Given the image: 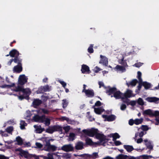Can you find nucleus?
Segmentation results:
<instances>
[{
    "label": "nucleus",
    "instance_id": "obj_5",
    "mask_svg": "<svg viewBox=\"0 0 159 159\" xmlns=\"http://www.w3.org/2000/svg\"><path fill=\"white\" fill-rule=\"evenodd\" d=\"M102 116L103 118H105V121H112L115 120L116 118V116L114 115H111L107 116L106 115H102Z\"/></svg>",
    "mask_w": 159,
    "mask_h": 159
},
{
    "label": "nucleus",
    "instance_id": "obj_22",
    "mask_svg": "<svg viewBox=\"0 0 159 159\" xmlns=\"http://www.w3.org/2000/svg\"><path fill=\"white\" fill-rule=\"evenodd\" d=\"M108 136L110 137H112L113 138V140L114 141L116 139L119 138L120 136L117 133H115L114 134H111L109 135H108Z\"/></svg>",
    "mask_w": 159,
    "mask_h": 159
},
{
    "label": "nucleus",
    "instance_id": "obj_33",
    "mask_svg": "<svg viewBox=\"0 0 159 159\" xmlns=\"http://www.w3.org/2000/svg\"><path fill=\"white\" fill-rule=\"evenodd\" d=\"M20 127L21 129H25V126H27V124L24 120H21L20 123Z\"/></svg>",
    "mask_w": 159,
    "mask_h": 159
},
{
    "label": "nucleus",
    "instance_id": "obj_2",
    "mask_svg": "<svg viewBox=\"0 0 159 159\" xmlns=\"http://www.w3.org/2000/svg\"><path fill=\"white\" fill-rule=\"evenodd\" d=\"M57 147L55 145L51 144L49 141L48 143H46L44 146L43 150L47 152L55 151L57 149Z\"/></svg>",
    "mask_w": 159,
    "mask_h": 159
},
{
    "label": "nucleus",
    "instance_id": "obj_35",
    "mask_svg": "<svg viewBox=\"0 0 159 159\" xmlns=\"http://www.w3.org/2000/svg\"><path fill=\"white\" fill-rule=\"evenodd\" d=\"M23 87L21 86L20 85H18L13 90L16 92H22Z\"/></svg>",
    "mask_w": 159,
    "mask_h": 159
},
{
    "label": "nucleus",
    "instance_id": "obj_55",
    "mask_svg": "<svg viewBox=\"0 0 159 159\" xmlns=\"http://www.w3.org/2000/svg\"><path fill=\"white\" fill-rule=\"evenodd\" d=\"M145 145L147 148L152 149L153 148L152 146L151 145V143L150 141L145 143Z\"/></svg>",
    "mask_w": 159,
    "mask_h": 159
},
{
    "label": "nucleus",
    "instance_id": "obj_23",
    "mask_svg": "<svg viewBox=\"0 0 159 159\" xmlns=\"http://www.w3.org/2000/svg\"><path fill=\"white\" fill-rule=\"evenodd\" d=\"M124 148L128 152H130L134 149L133 146L129 145H124Z\"/></svg>",
    "mask_w": 159,
    "mask_h": 159
},
{
    "label": "nucleus",
    "instance_id": "obj_56",
    "mask_svg": "<svg viewBox=\"0 0 159 159\" xmlns=\"http://www.w3.org/2000/svg\"><path fill=\"white\" fill-rule=\"evenodd\" d=\"M47 156L48 157H46V159H54L52 153H48Z\"/></svg>",
    "mask_w": 159,
    "mask_h": 159
},
{
    "label": "nucleus",
    "instance_id": "obj_27",
    "mask_svg": "<svg viewBox=\"0 0 159 159\" xmlns=\"http://www.w3.org/2000/svg\"><path fill=\"white\" fill-rule=\"evenodd\" d=\"M115 69L117 70L121 71L122 72H124L126 71V69L125 67L119 65H117Z\"/></svg>",
    "mask_w": 159,
    "mask_h": 159
},
{
    "label": "nucleus",
    "instance_id": "obj_43",
    "mask_svg": "<svg viewBox=\"0 0 159 159\" xmlns=\"http://www.w3.org/2000/svg\"><path fill=\"white\" fill-rule=\"evenodd\" d=\"M142 73L139 71L137 72V78L138 79L139 82H141L142 81V80L141 78Z\"/></svg>",
    "mask_w": 159,
    "mask_h": 159
},
{
    "label": "nucleus",
    "instance_id": "obj_31",
    "mask_svg": "<svg viewBox=\"0 0 159 159\" xmlns=\"http://www.w3.org/2000/svg\"><path fill=\"white\" fill-rule=\"evenodd\" d=\"M43 122H45L44 124L46 126H49L50 124L51 120L48 118L46 117V116L45 115L44 118L43 119Z\"/></svg>",
    "mask_w": 159,
    "mask_h": 159
},
{
    "label": "nucleus",
    "instance_id": "obj_40",
    "mask_svg": "<svg viewBox=\"0 0 159 159\" xmlns=\"http://www.w3.org/2000/svg\"><path fill=\"white\" fill-rule=\"evenodd\" d=\"M93 44H91L89 47L88 49V52L90 53H93L94 52V50L93 49Z\"/></svg>",
    "mask_w": 159,
    "mask_h": 159
},
{
    "label": "nucleus",
    "instance_id": "obj_29",
    "mask_svg": "<svg viewBox=\"0 0 159 159\" xmlns=\"http://www.w3.org/2000/svg\"><path fill=\"white\" fill-rule=\"evenodd\" d=\"M22 92L23 93V94L25 96L29 95L31 93V92L29 89H24L23 88Z\"/></svg>",
    "mask_w": 159,
    "mask_h": 159
},
{
    "label": "nucleus",
    "instance_id": "obj_53",
    "mask_svg": "<svg viewBox=\"0 0 159 159\" xmlns=\"http://www.w3.org/2000/svg\"><path fill=\"white\" fill-rule=\"evenodd\" d=\"M141 129L143 131H147L149 129L148 126L147 125H142Z\"/></svg>",
    "mask_w": 159,
    "mask_h": 159
},
{
    "label": "nucleus",
    "instance_id": "obj_8",
    "mask_svg": "<svg viewBox=\"0 0 159 159\" xmlns=\"http://www.w3.org/2000/svg\"><path fill=\"white\" fill-rule=\"evenodd\" d=\"M123 96V94L120 91H116L113 95V97H115L116 99H119L121 98V99H124V97H122ZM113 96L111 95V97H112Z\"/></svg>",
    "mask_w": 159,
    "mask_h": 159
},
{
    "label": "nucleus",
    "instance_id": "obj_63",
    "mask_svg": "<svg viewBox=\"0 0 159 159\" xmlns=\"http://www.w3.org/2000/svg\"><path fill=\"white\" fill-rule=\"evenodd\" d=\"M101 105L102 103L99 101H97L95 104V106L96 107L100 106Z\"/></svg>",
    "mask_w": 159,
    "mask_h": 159
},
{
    "label": "nucleus",
    "instance_id": "obj_64",
    "mask_svg": "<svg viewBox=\"0 0 159 159\" xmlns=\"http://www.w3.org/2000/svg\"><path fill=\"white\" fill-rule=\"evenodd\" d=\"M155 120L156 121V122L155 123L156 125H159V116L156 117Z\"/></svg>",
    "mask_w": 159,
    "mask_h": 159
},
{
    "label": "nucleus",
    "instance_id": "obj_61",
    "mask_svg": "<svg viewBox=\"0 0 159 159\" xmlns=\"http://www.w3.org/2000/svg\"><path fill=\"white\" fill-rule=\"evenodd\" d=\"M134 120L133 119H130L129 121V124L130 125H132L134 124Z\"/></svg>",
    "mask_w": 159,
    "mask_h": 159
},
{
    "label": "nucleus",
    "instance_id": "obj_36",
    "mask_svg": "<svg viewBox=\"0 0 159 159\" xmlns=\"http://www.w3.org/2000/svg\"><path fill=\"white\" fill-rule=\"evenodd\" d=\"M127 155L123 154H120L116 157V159H126Z\"/></svg>",
    "mask_w": 159,
    "mask_h": 159
},
{
    "label": "nucleus",
    "instance_id": "obj_34",
    "mask_svg": "<svg viewBox=\"0 0 159 159\" xmlns=\"http://www.w3.org/2000/svg\"><path fill=\"white\" fill-rule=\"evenodd\" d=\"M16 140L18 145H21L23 144V141L20 136H18L16 138Z\"/></svg>",
    "mask_w": 159,
    "mask_h": 159
},
{
    "label": "nucleus",
    "instance_id": "obj_58",
    "mask_svg": "<svg viewBox=\"0 0 159 159\" xmlns=\"http://www.w3.org/2000/svg\"><path fill=\"white\" fill-rule=\"evenodd\" d=\"M63 129L65 130V132L67 133L70 129V127L69 126H67L63 127Z\"/></svg>",
    "mask_w": 159,
    "mask_h": 159
},
{
    "label": "nucleus",
    "instance_id": "obj_17",
    "mask_svg": "<svg viewBox=\"0 0 159 159\" xmlns=\"http://www.w3.org/2000/svg\"><path fill=\"white\" fill-rule=\"evenodd\" d=\"M13 70L17 73H20L22 70V65H17L15 66L13 68Z\"/></svg>",
    "mask_w": 159,
    "mask_h": 159
},
{
    "label": "nucleus",
    "instance_id": "obj_6",
    "mask_svg": "<svg viewBox=\"0 0 159 159\" xmlns=\"http://www.w3.org/2000/svg\"><path fill=\"white\" fill-rule=\"evenodd\" d=\"M45 115H43L41 116H39L38 115H36L33 117V119L34 121L40 123H43V119L44 118Z\"/></svg>",
    "mask_w": 159,
    "mask_h": 159
},
{
    "label": "nucleus",
    "instance_id": "obj_7",
    "mask_svg": "<svg viewBox=\"0 0 159 159\" xmlns=\"http://www.w3.org/2000/svg\"><path fill=\"white\" fill-rule=\"evenodd\" d=\"M61 149L65 151L68 152L72 151L74 148L71 144H69L63 146L61 148Z\"/></svg>",
    "mask_w": 159,
    "mask_h": 159
},
{
    "label": "nucleus",
    "instance_id": "obj_12",
    "mask_svg": "<svg viewBox=\"0 0 159 159\" xmlns=\"http://www.w3.org/2000/svg\"><path fill=\"white\" fill-rule=\"evenodd\" d=\"M100 57L101 58V61H99V63L102 64L103 65L107 66L108 64V59L106 57L101 55Z\"/></svg>",
    "mask_w": 159,
    "mask_h": 159
},
{
    "label": "nucleus",
    "instance_id": "obj_11",
    "mask_svg": "<svg viewBox=\"0 0 159 159\" xmlns=\"http://www.w3.org/2000/svg\"><path fill=\"white\" fill-rule=\"evenodd\" d=\"M84 92L86 95L89 98H92L94 96V92L92 89H88Z\"/></svg>",
    "mask_w": 159,
    "mask_h": 159
},
{
    "label": "nucleus",
    "instance_id": "obj_44",
    "mask_svg": "<svg viewBox=\"0 0 159 159\" xmlns=\"http://www.w3.org/2000/svg\"><path fill=\"white\" fill-rule=\"evenodd\" d=\"M46 132L49 134H52L54 132L52 129V126L50 127V128L47 129L46 130Z\"/></svg>",
    "mask_w": 159,
    "mask_h": 159
},
{
    "label": "nucleus",
    "instance_id": "obj_16",
    "mask_svg": "<svg viewBox=\"0 0 159 159\" xmlns=\"http://www.w3.org/2000/svg\"><path fill=\"white\" fill-rule=\"evenodd\" d=\"M108 89H107L106 90V93H108L109 95H111L112 94H114V93L117 90V89L116 88L113 87L112 88L108 87Z\"/></svg>",
    "mask_w": 159,
    "mask_h": 159
},
{
    "label": "nucleus",
    "instance_id": "obj_62",
    "mask_svg": "<svg viewBox=\"0 0 159 159\" xmlns=\"http://www.w3.org/2000/svg\"><path fill=\"white\" fill-rule=\"evenodd\" d=\"M136 104V101H131L129 102V105H130L132 106H134Z\"/></svg>",
    "mask_w": 159,
    "mask_h": 159
},
{
    "label": "nucleus",
    "instance_id": "obj_60",
    "mask_svg": "<svg viewBox=\"0 0 159 159\" xmlns=\"http://www.w3.org/2000/svg\"><path fill=\"white\" fill-rule=\"evenodd\" d=\"M42 111L43 114H48L49 113V111L44 108L42 109Z\"/></svg>",
    "mask_w": 159,
    "mask_h": 159
},
{
    "label": "nucleus",
    "instance_id": "obj_48",
    "mask_svg": "<svg viewBox=\"0 0 159 159\" xmlns=\"http://www.w3.org/2000/svg\"><path fill=\"white\" fill-rule=\"evenodd\" d=\"M13 126H10L8 127L6 129V130L7 132L10 133L13 131Z\"/></svg>",
    "mask_w": 159,
    "mask_h": 159
},
{
    "label": "nucleus",
    "instance_id": "obj_51",
    "mask_svg": "<svg viewBox=\"0 0 159 159\" xmlns=\"http://www.w3.org/2000/svg\"><path fill=\"white\" fill-rule=\"evenodd\" d=\"M124 97V99H122L123 102L124 103H126L127 105H129V99L128 98H125V97Z\"/></svg>",
    "mask_w": 159,
    "mask_h": 159
},
{
    "label": "nucleus",
    "instance_id": "obj_19",
    "mask_svg": "<svg viewBox=\"0 0 159 159\" xmlns=\"http://www.w3.org/2000/svg\"><path fill=\"white\" fill-rule=\"evenodd\" d=\"M83 148V143L82 142H78L75 146V148L76 150H81Z\"/></svg>",
    "mask_w": 159,
    "mask_h": 159
},
{
    "label": "nucleus",
    "instance_id": "obj_47",
    "mask_svg": "<svg viewBox=\"0 0 159 159\" xmlns=\"http://www.w3.org/2000/svg\"><path fill=\"white\" fill-rule=\"evenodd\" d=\"M62 102L63 107V108H65L67 106L68 104V102L66 99L63 100Z\"/></svg>",
    "mask_w": 159,
    "mask_h": 159
},
{
    "label": "nucleus",
    "instance_id": "obj_57",
    "mask_svg": "<svg viewBox=\"0 0 159 159\" xmlns=\"http://www.w3.org/2000/svg\"><path fill=\"white\" fill-rule=\"evenodd\" d=\"M36 147L35 148H42L43 145L41 143L38 142H36L35 143Z\"/></svg>",
    "mask_w": 159,
    "mask_h": 159
},
{
    "label": "nucleus",
    "instance_id": "obj_49",
    "mask_svg": "<svg viewBox=\"0 0 159 159\" xmlns=\"http://www.w3.org/2000/svg\"><path fill=\"white\" fill-rule=\"evenodd\" d=\"M144 135V132L143 131H141L140 133H137L135 134V138H137L139 135L140 137H142Z\"/></svg>",
    "mask_w": 159,
    "mask_h": 159
},
{
    "label": "nucleus",
    "instance_id": "obj_52",
    "mask_svg": "<svg viewBox=\"0 0 159 159\" xmlns=\"http://www.w3.org/2000/svg\"><path fill=\"white\" fill-rule=\"evenodd\" d=\"M141 157L143 159H150L152 157L151 155H142Z\"/></svg>",
    "mask_w": 159,
    "mask_h": 159
},
{
    "label": "nucleus",
    "instance_id": "obj_21",
    "mask_svg": "<svg viewBox=\"0 0 159 159\" xmlns=\"http://www.w3.org/2000/svg\"><path fill=\"white\" fill-rule=\"evenodd\" d=\"M138 82V80H137L135 79H133L131 81L129 82L126 83V85L129 87V86L131 85L132 86H135L136 84Z\"/></svg>",
    "mask_w": 159,
    "mask_h": 159
},
{
    "label": "nucleus",
    "instance_id": "obj_50",
    "mask_svg": "<svg viewBox=\"0 0 159 159\" xmlns=\"http://www.w3.org/2000/svg\"><path fill=\"white\" fill-rule=\"evenodd\" d=\"M42 87L44 92L49 91V88L48 85H47Z\"/></svg>",
    "mask_w": 159,
    "mask_h": 159
},
{
    "label": "nucleus",
    "instance_id": "obj_9",
    "mask_svg": "<svg viewBox=\"0 0 159 159\" xmlns=\"http://www.w3.org/2000/svg\"><path fill=\"white\" fill-rule=\"evenodd\" d=\"M81 71L82 73L83 74H85L86 73L89 74L91 72L89 67L87 65L84 64L82 66Z\"/></svg>",
    "mask_w": 159,
    "mask_h": 159
},
{
    "label": "nucleus",
    "instance_id": "obj_54",
    "mask_svg": "<svg viewBox=\"0 0 159 159\" xmlns=\"http://www.w3.org/2000/svg\"><path fill=\"white\" fill-rule=\"evenodd\" d=\"M42 88H43L42 86L39 88L38 90L36 91V93L38 94L43 93V92H44Z\"/></svg>",
    "mask_w": 159,
    "mask_h": 159
},
{
    "label": "nucleus",
    "instance_id": "obj_25",
    "mask_svg": "<svg viewBox=\"0 0 159 159\" xmlns=\"http://www.w3.org/2000/svg\"><path fill=\"white\" fill-rule=\"evenodd\" d=\"M124 57H123L119 61V63L125 67H127L128 66L127 65L126 60H124Z\"/></svg>",
    "mask_w": 159,
    "mask_h": 159
},
{
    "label": "nucleus",
    "instance_id": "obj_38",
    "mask_svg": "<svg viewBox=\"0 0 159 159\" xmlns=\"http://www.w3.org/2000/svg\"><path fill=\"white\" fill-rule=\"evenodd\" d=\"M143 120V118H141L140 119H136L134 120V124L136 125H138L139 124H141Z\"/></svg>",
    "mask_w": 159,
    "mask_h": 159
},
{
    "label": "nucleus",
    "instance_id": "obj_30",
    "mask_svg": "<svg viewBox=\"0 0 159 159\" xmlns=\"http://www.w3.org/2000/svg\"><path fill=\"white\" fill-rule=\"evenodd\" d=\"M85 141L86 145L90 146H92L94 145V143L89 138H87L86 139Z\"/></svg>",
    "mask_w": 159,
    "mask_h": 159
},
{
    "label": "nucleus",
    "instance_id": "obj_37",
    "mask_svg": "<svg viewBox=\"0 0 159 159\" xmlns=\"http://www.w3.org/2000/svg\"><path fill=\"white\" fill-rule=\"evenodd\" d=\"M90 154H84L79 155V157H82L84 159H90Z\"/></svg>",
    "mask_w": 159,
    "mask_h": 159
},
{
    "label": "nucleus",
    "instance_id": "obj_46",
    "mask_svg": "<svg viewBox=\"0 0 159 159\" xmlns=\"http://www.w3.org/2000/svg\"><path fill=\"white\" fill-rule=\"evenodd\" d=\"M138 104L141 106H143L144 105V102L143 99L140 98H138L137 101Z\"/></svg>",
    "mask_w": 159,
    "mask_h": 159
},
{
    "label": "nucleus",
    "instance_id": "obj_28",
    "mask_svg": "<svg viewBox=\"0 0 159 159\" xmlns=\"http://www.w3.org/2000/svg\"><path fill=\"white\" fill-rule=\"evenodd\" d=\"M31 157L34 158L35 159H46V156L43 155L37 156L35 154L31 155Z\"/></svg>",
    "mask_w": 159,
    "mask_h": 159
},
{
    "label": "nucleus",
    "instance_id": "obj_4",
    "mask_svg": "<svg viewBox=\"0 0 159 159\" xmlns=\"http://www.w3.org/2000/svg\"><path fill=\"white\" fill-rule=\"evenodd\" d=\"M28 78L25 75H20L18 80V84L20 85H23L27 82Z\"/></svg>",
    "mask_w": 159,
    "mask_h": 159
},
{
    "label": "nucleus",
    "instance_id": "obj_1",
    "mask_svg": "<svg viewBox=\"0 0 159 159\" xmlns=\"http://www.w3.org/2000/svg\"><path fill=\"white\" fill-rule=\"evenodd\" d=\"M98 131L97 129L94 128H92L90 130L83 129L82 131L84 133L89 136L93 137L95 135L96 138L100 140V143L105 140H109V139L106 138V136L104 134L98 133Z\"/></svg>",
    "mask_w": 159,
    "mask_h": 159
},
{
    "label": "nucleus",
    "instance_id": "obj_14",
    "mask_svg": "<svg viewBox=\"0 0 159 159\" xmlns=\"http://www.w3.org/2000/svg\"><path fill=\"white\" fill-rule=\"evenodd\" d=\"M42 103V101L39 99H35L34 100L32 104L34 108H37V107L40 105Z\"/></svg>",
    "mask_w": 159,
    "mask_h": 159
},
{
    "label": "nucleus",
    "instance_id": "obj_18",
    "mask_svg": "<svg viewBox=\"0 0 159 159\" xmlns=\"http://www.w3.org/2000/svg\"><path fill=\"white\" fill-rule=\"evenodd\" d=\"M146 100L150 102H156L159 100V98L156 97H148L146 98Z\"/></svg>",
    "mask_w": 159,
    "mask_h": 159
},
{
    "label": "nucleus",
    "instance_id": "obj_20",
    "mask_svg": "<svg viewBox=\"0 0 159 159\" xmlns=\"http://www.w3.org/2000/svg\"><path fill=\"white\" fill-rule=\"evenodd\" d=\"M19 56H16L13 59V61L15 63H17L18 65H22V59L19 57Z\"/></svg>",
    "mask_w": 159,
    "mask_h": 159
},
{
    "label": "nucleus",
    "instance_id": "obj_3",
    "mask_svg": "<svg viewBox=\"0 0 159 159\" xmlns=\"http://www.w3.org/2000/svg\"><path fill=\"white\" fill-rule=\"evenodd\" d=\"M143 115H147L150 116H159V111H156L154 112L150 109H148L145 110L143 112Z\"/></svg>",
    "mask_w": 159,
    "mask_h": 159
},
{
    "label": "nucleus",
    "instance_id": "obj_13",
    "mask_svg": "<svg viewBox=\"0 0 159 159\" xmlns=\"http://www.w3.org/2000/svg\"><path fill=\"white\" fill-rule=\"evenodd\" d=\"M52 126L53 132L58 131L61 134L62 133V127L59 125H54Z\"/></svg>",
    "mask_w": 159,
    "mask_h": 159
},
{
    "label": "nucleus",
    "instance_id": "obj_15",
    "mask_svg": "<svg viewBox=\"0 0 159 159\" xmlns=\"http://www.w3.org/2000/svg\"><path fill=\"white\" fill-rule=\"evenodd\" d=\"M19 52L15 49H13L9 52V55L12 57H15L16 56H19Z\"/></svg>",
    "mask_w": 159,
    "mask_h": 159
},
{
    "label": "nucleus",
    "instance_id": "obj_59",
    "mask_svg": "<svg viewBox=\"0 0 159 159\" xmlns=\"http://www.w3.org/2000/svg\"><path fill=\"white\" fill-rule=\"evenodd\" d=\"M143 64V63L139 62L135 64L134 66L137 67L139 68Z\"/></svg>",
    "mask_w": 159,
    "mask_h": 159
},
{
    "label": "nucleus",
    "instance_id": "obj_10",
    "mask_svg": "<svg viewBox=\"0 0 159 159\" xmlns=\"http://www.w3.org/2000/svg\"><path fill=\"white\" fill-rule=\"evenodd\" d=\"M18 151H20L19 155L22 157H24L25 158H28L30 157L28 152L24 151L21 149H18Z\"/></svg>",
    "mask_w": 159,
    "mask_h": 159
},
{
    "label": "nucleus",
    "instance_id": "obj_42",
    "mask_svg": "<svg viewBox=\"0 0 159 159\" xmlns=\"http://www.w3.org/2000/svg\"><path fill=\"white\" fill-rule=\"evenodd\" d=\"M90 159H95L97 158L98 157V153L97 152H94L92 154L90 155Z\"/></svg>",
    "mask_w": 159,
    "mask_h": 159
},
{
    "label": "nucleus",
    "instance_id": "obj_39",
    "mask_svg": "<svg viewBox=\"0 0 159 159\" xmlns=\"http://www.w3.org/2000/svg\"><path fill=\"white\" fill-rule=\"evenodd\" d=\"M18 97L19 99L21 100H23L24 99H25L26 100H29L30 98L29 95L25 96L24 94L19 96Z\"/></svg>",
    "mask_w": 159,
    "mask_h": 159
},
{
    "label": "nucleus",
    "instance_id": "obj_32",
    "mask_svg": "<svg viewBox=\"0 0 159 159\" xmlns=\"http://www.w3.org/2000/svg\"><path fill=\"white\" fill-rule=\"evenodd\" d=\"M132 91L131 90H128L126 92L124 95L125 98H129L131 97Z\"/></svg>",
    "mask_w": 159,
    "mask_h": 159
},
{
    "label": "nucleus",
    "instance_id": "obj_24",
    "mask_svg": "<svg viewBox=\"0 0 159 159\" xmlns=\"http://www.w3.org/2000/svg\"><path fill=\"white\" fill-rule=\"evenodd\" d=\"M94 111L98 115L101 114L102 112L104 111V109L101 107L95 108H94Z\"/></svg>",
    "mask_w": 159,
    "mask_h": 159
},
{
    "label": "nucleus",
    "instance_id": "obj_41",
    "mask_svg": "<svg viewBox=\"0 0 159 159\" xmlns=\"http://www.w3.org/2000/svg\"><path fill=\"white\" fill-rule=\"evenodd\" d=\"M15 83H13L11 85H7V84H4L2 85L1 87L2 88H4L6 87H7L8 88H11L12 87H13L15 86Z\"/></svg>",
    "mask_w": 159,
    "mask_h": 159
},
{
    "label": "nucleus",
    "instance_id": "obj_45",
    "mask_svg": "<svg viewBox=\"0 0 159 159\" xmlns=\"http://www.w3.org/2000/svg\"><path fill=\"white\" fill-rule=\"evenodd\" d=\"M75 137V134L73 133H70L69 136V139L70 140H73L74 139Z\"/></svg>",
    "mask_w": 159,
    "mask_h": 159
},
{
    "label": "nucleus",
    "instance_id": "obj_26",
    "mask_svg": "<svg viewBox=\"0 0 159 159\" xmlns=\"http://www.w3.org/2000/svg\"><path fill=\"white\" fill-rule=\"evenodd\" d=\"M143 86L146 89H149L151 87V84L147 81H142Z\"/></svg>",
    "mask_w": 159,
    "mask_h": 159
}]
</instances>
